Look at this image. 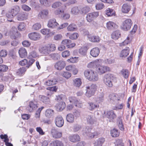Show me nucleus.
<instances>
[{
    "label": "nucleus",
    "instance_id": "f257e3e1",
    "mask_svg": "<svg viewBox=\"0 0 146 146\" xmlns=\"http://www.w3.org/2000/svg\"><path fill=\"white\" fill-rule=\"evenodd\" d=\"M56 48L55 45L51 44L40 47L39 49V51L41 54L46 56L49 54L51 52L54 51Z\"/></svg>",
    "mask_w": 146,
    "mask_h": 146
},
{
    "label": "nucleus",
    "instance_id": "f03ea898",
    "mask_svg": "<svg viewBox=\"0 0 146 146\" xmlns=\"http://www.w3.org/2000/svg\"><path fill=\"white\" fill-rule=\"evenodd\" d=\"M85 76L89 80L92 82L97 81L99 79L98 74L96 72L91 70H86L84 72Z\"/></svg>",
    "mask_w": 146,
    "mask_h": 146
},
{
    "label": "nucleus",
    "instance_id": "7ed1b4c3",
    "mask_svg": "<svg viewBox=\"0 0 146 146\" xmlns=\"http://www.w3.org/2000/svg\"><path fill=\"white\" fill-rule=\"evenodd\" d=\"M86 88L87 90L86 95L88 97H90L95 94L97 90V86L96 84H92L90 86L86 87Z\"/></svg>",
    "mask_w": 146,
    "mask_h": 146
},
{
    "label": "nucleus",
    "instance_id": "20e7f679",
    "mask_svg": "<svg viewBox=\"0 0 146 146\" xmlns=\"http://www.w3.org/2000/svg\"><path fill=\"white\" fill-rule=\"evenodd\" d=\"M113 77L108 74L104 75L103 78V81L104 84L108 87L111 88L113 87L112 81Z\"/></svg>",
    "mask_w": 146,
    "mask_h": 146
},
{
    "label": "nucleus",
    "instance_id": "39448f33",
    "mask_svg": "<svg viewBox=\"0 0 146 146\" xmlns=\"http://www.w3.org/2000/svg\"><path fill=\"white\" fill-rule=\"evenodd\" d=\"M91 130L92 129L89 127L84 128L83 129L84 135H86L87 136L91 138H93L97 137L99 135L98 133L97 132H94V133L91 132Z\"/></svg>",
    "mask_w": 146,
    "mask_h": 146
},
{
    "label": "nucleus",
    "instance_id": "423d86ee",
    "mask_svg": "<svg viewBox=\"0 0 146 146\" xmlns=\"http://www.w3.org/2000/svg\"><path fill=\"white\" fill-rule=\"evenodd\" d=\"M96 70L99 74L102 75L107 72L110 71V68L107 66L100 65L99 64L97 67Z\"/></svg>",
    "mask_w": 146,
    "mask_h": 146
},
{
    "label": "nucleus",
    "instance_id": "0eeeda50",
    "mask_svg": "<svg viewBox=\"0 0 146 146\" xmlns=\"http://www.w3.org/2000/svg\"><path fill=\"white\" fill-rule=\"evenodd\" d=\"M132 22L129 19L125 20L123 23L121 29L125 31L129 30L132 25Z\"/></svg>",
    "mask_w": 146,
    "mask_h": 146
},
{
    "label": "nucleus",
    "instance_id": "6e6552de",
    "mask_svg": "<svg viewBox=\"0 0 146 146\" xmlns=\"http://www.w3.org/2000/svg\"><path fill=\"white\" fill-rule=\"evenodd\" d=\"M9 35L12 38L15 39L21 36V34L18 31L15 27H13L11 28L10 31Z\"/></svg>",
    "mask_w": 146,
    "mask_h": 146
},
{
    "label": "nucleus",
    "instance_id": "1a4fd4ad",
    "mask_svg": "<svg viewBox=\"0 0 146 146\" xmlns=\"http://www.w3.org/2000/svg\"><path fill=\"white\" fill-rule=\"evenodd\" d=\"M99 15L98 11L94 12L88 14L86 16V18L87 21L91 22L95 19L97 18Z\"/></svg>",
    "mask_w": 146,
    "mask_h": 146
},
{
    "label": "nucleus",
    "instance_id": "9d476101",
    "mask_svg": "<svg viewBox=\"0 0 146 146\" xmlns=\"http://www.w3.org/2000/svg\"><path fill=\"white\" fill-rule=\"evenodd\" d=\"M105 113V116L109 119L110 122L113 121V120L117 117L113 111L112 110L107 111L106 113Z\"/></svg>",
    "mask_w": 146,
    "mask_h": 146
},
{
    "label": "nucleus",
    "instance_id": "9b49d317",
    "mask_svg": "<svg viewBox=\"0 0 146 146\" xmlns=\"http://www.w3.org/2000/svg\"><path fill=\"white\" fill-rule=\"evenodd\" d=\"M66 66V63L64 61L60 60L56 62L54 65L55 69L58 70H61L63 69Z\"/></svg>",
    "mask_w": 146,
    "mask_h": 146
},
{
    "label": "nucleus",
    "instance_id": "f8f14e48",
    "mask_svg": "<svg viewBox=\"0 0 146 146\" xmlns=\"http://www.w3.org/2000/svg\"><path fill=\"white\" fill-rule=\"evenodd\" d=\"M55 123L56 126L58 127H61L64 124V120L61 116H58L55 118Z\"/></svg>",
    "mask_w": 146,
    "mask_h": 146
},
{
    "label": "nucleus",
    "instance_id": "ddd939ff",
    "mask_svg": "<svg viewBox=\"0 0 146 146\" xmlns=\"http://www.w3.org/2000/svg\"><path fill=\"white\" fill-rule=\"evenodd\" d=\"M28 36L31 39L34 40H39L40 37L39 33L36 32H33L29 34Z\"/></svg>",
    "mask_w": 146,
    "mask_h": 146
},
{
    "label": "nucleus",
    "instance_id": "4468645a",
    "mask_svg": "<svg viewBox=\"0 0 146 146\" xmlns=\"http://www.w3.org/2000/svg\"><path fill=\"white\" fill-rule=\"evenodd\" d=\"M70 141L73 143H76L80 141V136L77 134H74L70 135L68 138Z\"/></svg>",
    "mask_w": 146,
    "mask_h": 146
},
{
    "label": "nucleus",
    "instance_id": "2eb2a0df",
    "mask_svg": "<svg viewBox=\"0 0 146 146\" xmlns=\"http://www.w3.org/2000/svg\"><path fill=\"white\" fill-rule=\"evenodd\" d=\"M38 107L36 103L35 102L31 101L28 106L27 108V110L29 112L33 111L34 109Z\"/></svg>",
    "mask_w": 146,
    "mask_h": 146
},
{
    "label": "nucleus",
    "instance_id": "dca6fc26",
    "mask_svg": "<svg viewBox=\"0 0 146 146\" xmlns=\"http://www.w3.org/2000/svg\"><path fill=\"white\" fill-rule=\"evenodd\" d=\"M105 141L104 137L99 138L98 139L93 141V144L94 146H102Z\"/></svg>",
    "mask_w": 146,
    "mask_h": 146
},
{
    "label": "nucleus",
    "instance_id": "f3484780",
    "mask_svg": "<svg viewBox=\"0 0 146 146\" xmlns=\"http://www.w3.org/2000/svg\"><path fill=\"white\" fill-rule=\"evenodd\" d=\"M131 7L130 5L127 3H124L122 6L121 11L123 13H127L131 10Z\"/></svg>",
    "mask_w": 146,
    "mask_h": 146
},
{
    "label": "nucleus",
    "instance_id": "a211bd4d",
    "mask_svg": "<svg viewBox=\"0 0 146 146\" xmlns=\"http://www.w3.org/2000/svg\"><path fill=\"white\" fill-rule=\"evenodd\" d=\"M130 49L129 47H126L125 48L123 49L121 51L119 56L122 58H125L129 55Z\"/></svg>",
    "mask_w": 146,
    "mask_h": 146
},
{
    "label": "nucleus",
    "instance_id": "6ab92c4d",
    "mask_svg": "<svg viewBox=\"0 0 146 146\" xmlns=\"http://www.w3.org/2000/svg\"><path fill=\"white\" fill-rule=\"evenodd\" d=\"M58 25V24L56 22V20L54 19H50L48 22V26L49 28H54Z\"/></svg>",
    "mask_w": 146,
    "mask_h": 146
},
{
    "label": "nucleus",
    "instance_id": "aec40b11",
    "mask_svg": "<svg viewBox=\"0 0 146 146\" xmlns=\"http://www.w3.org/2000/svg\"><path fill=\"white\" fill-rule=\"evenodd\" d=\"M100 53V50L98 47H95L93 48L90 51V55L93 57H97Z\"/></svg>",
    "mask_w": 146,
    "mask_h": 146
},
{
    "label": "nucleus",
    "instance_id": "412c9836",
    "mask_svg": "<svg viewBox=\"0 0 146 146\" xmlns=\"http://www.w3.org/2000/svg\"><path fill=\"white\" fill-rule=\"evenodd\" d=\"M65 106V103L63 102H61L56 104L55 107L57 111H61L64 108Z\"/></svg>",
    "mask_w": 146,
    "mask_h": 146
},
{
    "label": "nucleus",
    "instance_id": "4be33fe9",
    "mask_svg": "<svg viewBox=\"0 0 146 146\" xmlns=\"http://www.w3.org/2000/svg\"><path fill=\"white\" fill-rule=\"evenodd\" d=\"M18 53L20 57L22 58L26 57L27 55V51L25 48H20L19 50Z\"/></svg>",
    "mask_w": 146,
    "mask_h": 146
},
{
    "label": "nucleus",
    "instance_id": "5701e85b",
    "mask_svg": "<svg viewBox=\"0 0 146 146\" xmlns=\"http://www.w3.org/2000/svg\"><path fill=\"white\" fill-rule=\"evenodd\" d=\"M48 14V11L46 9H44L39 13L38 17L42 19H44L47 16Z\"/></svg>",
    "mask_w": 146,
    "mask_h": 146
},
{
    "label": "nucleus",
    "instance_id": "b1692460",
    "mask_svg": "<svg viewBox=\"0 0 146 146\" xmlns=\"http://www.w3.org/2000/svg\"><path fill=\"white\" fill-rule=\"evenodd\" d=\"M106 27L108 29L112 30L115 29H117L118 26L114 23L109 21L106 23Z\"/></svg>",
    "mask_w": 146,
    "mask_h": 146
},
{
    "label": "nucleus",
    "instance_id": "393cba45",
    "mask_svg": "<svg viewBox=\"0 0 146 146\" xmlns=\"http://www.w3.org/2000/svg\"><path fill=\"white\" fill-rule=\"evenodd\" d=\"M39 98L40 101L46 104H49L50 103L49 98L43 95H40Z\"/></svg>",
    "mask_w": 146,
    "mask_h": 146
},
{
    "label": "nucleus",
    "instance_id": "a878e982",
    "mask_svg": "<svg viewBox=\"0 0 146 146\" xmlns=\"http://www.w3.org/2000/svg\"><path fill=\"white\" fill-rule=\"evenodd\" d=\"M90 10V7L88 6L81 7L80 8V13L81 14H85Z\"/></svg>",
    "mask_w": 146,
    "mask_h": 146
},
{
    "label": "nucleus",
    "instance_id": "bb28decb",
    "mask_svg": "<svg viewBox=\"0 0 146 146\" xmlns=\"http://www.w3.org/2000/svg\"><path fill=\"white\" fill-rule=\"evenodd\" d=\"M20 10L19 7L18 5H15L9 11L15 16L18 13Z\"/></svg>",
    "mask_w": 146,
    "mask_h": 146
},
{
    "label": "nucleus",
    "instance_id": "cd10ccee",
    "mask_svg": "<svg viewBox=\"0 0 146 146\" xmlns=\"http://www.w3.org/2000/svg\"><path fill=\"white\" fill-rule=\"evenodd\" d=\"M57 82L56 79H52L47 80L45 82L44 85L47 86H52L55 84Z\"/></svg>",
    "mask_w": 146,
    "mask_h": 146
},
{
    "label": "nucleus",
    "instance_id": "c85d7f7f",
    "mask_svg": "<svg viewBox=\"0 0 146 146\" xmlns=\"http://www.w3.org/2000/svg\"><path fill=\"white\" fill-rule=\"evenodd\" d=\"M27 14L26 13L23 12L18 15L17 19L19 21H23L27 19Z\"/></svg>",
    "mask_w": 146,
    "mask_h": 146
},
{
    "label": "nucleus",
    "instance_id": "c756f323",
    "mask_svg": "<svg viewBox=\"0 0 146 146\" xmlns=\"http://www.w3.org/2000/svg\"><path fill=\"white\" fill-rule=\"evenodd\" d=\"M89 105L88 108L90 110H93L99 107V105L93 102H89L88 103Z\"/></svg>",
    "mask_w": 146,
    "mask_h": 146
},
{
    "label": "nucleus",
    "instance_id": "7c9ffc66",
    "mask_svg": "<svg viewBox=\"0 0 146 146\" xmlns=\"http://www.w3.org/2000/svg\"><path fill=\"white\" fill-rule=\"evenodd\" d=\"M111 135L113 137H117L119 135V131L116 129L113 128L110 131Z\"/></svg>",
    "mask_w": 146,
    "mask_h": 146
},
{
    "label": "nucleus",
    "instance_id": "2f4dec72",
    "mask_svg": "<svg viewBox=\"0 0 146 146\" xmlns=\"http://www.w3.org/2000/svg\"><path fill=\"white\" fill-rule=\"evenodd\" d=\"M78 29L76 25L74 23L70 24L67 27V30L69 31H76Z\"/></svg>",
    "mask_w": 146,
    "mask_h": 146
},
{
    "label": "nucleus",
    "instance_id": "473e14b6",
    "mask_svg": "<svg viewBox=\"0 0 146 146\" xmlns=\"http://www.w3.org/2000/svg\"><path fill=\"white\" fill-rule=\"evenodd\" d=\"M99 62L98 61H95L91 62L89 63L88 66L89 68H96L98 65H99Z\"/></svg>",
    "mask_w": 146,
    "mask_h": 146
},
{
    "label": "nucleus",
    "instance_id": "72a5a7b5",
    "mask_svg": "<svg viewBox=\"0 0 146 146\" xmlns=\"http://www.w3.org/2000/svg\"><path fill=\"white\" fill-rule=\"evenodd\" d=\"M26 70L27 69L25 67L21 68L18 69L16 72V74L19 76H22L25 74Z\"/></svg>",
    "mask_w": 146,
    "mask_h": 146
},
{
    "label": "nucleus",
    "instance_id": "f704fd0d",
    "mask_svg": "<svg viewBox=\"0 0 146 146\" xmlns=\"http://www.w3.org/2000/svg\"><path fill=\"white\" fill-rule=\"evenodd\" d=\"M106 14L108 17L115 16V12L113 9L108 8L106 11Z\"/></svg>",
    "mask_w": 146,
    "mask_h": 146
},
{
    "label": "nucleus",
    "instance_id": "c9c22d12",
    "mask_svg": "<svg viewBox=\"0 0 146 146\" xmlns=\"http://www.w3.org/2000/svg\"><path fill=\"white\" fill-rule=\"evenodd\" d=\"M87 50V49L86 47H82L79 49L78 52L81 55L84 56L86 55Z\"/></svg>",
    "mask_w": 146,
    "mask_h": 146
},
{
    "label": "nucleus",
    "instance_id": "e433bc0d",
    "mask_svg": "<svg viewBox=\"0 0 146 146\" xmlns=\"http://www.w3.org/2000/svg\"><path fill=\"white\" fill-rule=\"evenodd\" d=\"M89 40L93 42H99L100 40V38L98 36H92L89 37Z\"/></svg>",
    "mask_w": 146,
    "mask_h": 146
},
{
    "label": "nucleus",
    "instance_id": "4c0bfd02",
    "mask_svg": "<svg viewBox=\"0 0 146 146\" xmlns=\"http://www.w3.org/2000/svg\"><path fill=\"white\" fill-rule=\"evenodd\" d=\"M64 144L62 142L58 140H55L52 142L50 146H63Z\"/></svg>",
    "mask_w": 146,
    "mask_h": 146
},
{
    "label": "nucleus",
    "instance_id": "58836bf2",
    "mask_svg": "<svg viewBox=\"0 0 146 146\" xmlns=\"http://www.w3.org/2000/svg\"><path fill=\"white\" fill-rule=\"evenodd\" d=\"M66 119L68 122L72 123L74 122V117L73 114L69 113L66 116Z\"/></svg>",
    "mask_w": 146,
    "mask_h": 146
},
{
    "label": "nucleus",
    "instance_id": "ea45409f",
    "mask_svg": "<svg viewBox=\"0 0 146 146\" xmlns=\"http://www.w3.org/2000/svg\"><path fill=\"white\" fill-rule=\"evenodd\" d=\"M117 97L114 94H110L108 98V100L111 103H113L117 100Z\"/></svg>",
    "mask_w": 146,
    "mask_h": 146
},
{
    "label": "nucleus",
    "instance_id": "a19ab883",
    "mask_svg": "<svg viewBox=\"0 0 146 146\" xmlns=\"http://www.w3.org/2000/svg\"><path fill=\"white\" fill-rule=\"evenodd\" d=\"M74 85L77 87H79L82 84V80L80 78H76L73 80Z\"/></svg>",
    "mask_w": 146,
    "mask_h": 146
},
{
    "label": "nucleus",
    "instance_id": "79ce46f5",
    "mask_svg": "<svg viewBox=\"0 0 146 146\" xmlns=\"http://www.w3.org/2000/svg\"><path fill=\"white\" fill-rule=\"evenodd\" d=\"M54 112L53 110L51 109H48L46 110L45 115L46 117L50 118L53 115Z\"/></svg>",
    "mask_w": 146,
    "mask_h": 146
},
{
    "label": "nucleus",
    "instance_id": "37998d69",
    "mask_svg": "<svg viewBox=\"0 0 146 146\" xmlns=\"http://www.w3.org/2000/svg\"><path fill=\"white\" fill-rule=\"evenodd\" d=\"M120 33L118 31L114 32L111 34V38L115 40L118 39L120 36Z\"/></svg>",
    "mask_w": 146,
    "mask_h": 146
},
{
    "label": "nucleus",
    "instance_id": "c03bdc74",
    "mask_svg": "<svg viewBox=\"0 0 146 146\" xmlns=\"http://www.w3.org/2000/svg\"><path fill=\"white\" fill-rule=\"evenodd\" d=\"M104 94L103 93H100L98 95L96 98V101L99 103L103 102L104 100Z\"/></svg>",
    "mask_w": 146,
    "mask_h": 146
},
{
    "label": "nucleus",
    "instance_id": "a18cd8bd",
    "mask_svg": "<svg viewBox=\"0 0 146 146\" xmlns=\"http://www.w3.org/2000/svg\"><path fill=\"white\" fill-rule=\"evenodd\" d=\"M130 36L128 35L126 39L124 41L119 43V45L120 46H125L130 42L131 40L130 39Z\"/></svg>",
    "mask_w": 146,
    "mask_h": 146
},
{
    "label": "nucleus",
    "instance_id": "49530a36",
    "mask_svg": "<svg viewBox=\"0 0 146 146\" xmlns=\"http://www.w3.org/2000/svg\"><path fill=\"white\" fill-rule=\"evenodd\" d=\"M71 12L72 14L77 15L78 13H80V11L77 7L75 6L72 7Z\"/></svg>",
    "mask_w": 146,
    "mask_h": 146
},
{
    "label": "nucleus",
    "instance_id": "de8ad7c7",
    "mask_svg": "<svg viewBox=\"0 0 146 146\" xmlns=\"http://www.w3.org/2000/svg\"><path fill=\"white\" fill-rule=\"evenodd\" d=\"M73 115L76 118L79 117L81 115V111L79 109H75L73 112Z\"/></svg>",
    "mask_w": 146,
    "mask_h": 146
},
{
    "label": "nucleus",
    "instance_id": "09e8293b",
    "mask_svg": "<svg viewBox=\"0 0 146 146\" xmlns=\"http://www.w3.org/2000/svg\"><path fill=\"white\" fill-rule=\"evenodd\" d=\"M121 73L124 78L127 79L129 76V71L127 69H122L121 71Z\"/></svg>",
    "mask_w": 146,
    "mask_h": 146
},
{
    "label": "nucleus",
    "instance_id": "8fccbe9b",
    "mask_svg": "<svg viewBox=\"0 0 146 146\" xmlns=\"http://www.w3.org/2000/svg\"><path fill=\"white\" fill-rule=\"evenodd\" d=\"M6 17H7V20L9 22H11L13 21L12 19L15 16L10 11L6 15Z\"/></svg>",
    "mask_w": 146,
    "mask_h": 146
},
{
    "label": "nucleus",
    "instance_id": "3c124183",
    "mask_svg": "<svg viewBox=\"0 0 146 146\" xmlns=\"http://www.w3.org/2000/svg\"><path fill=\"white\" fill-rule=\"evenodd\" d=\"M61 74L62 76L67 79L70 78L71 76V73L67 71L63 72Z\"/></svg>",
    "mask_w": 146,
    "mask_h": 146
},
{
    "label": "nucleus",
    "instance_id": "603ef678",
    "mask_svg": "<svg viewBox=\"0 0 146 146\" xmlns=\"http://www.w3.org/2000/svg\"><path fill=\"white\" fill-rule=\"evenodd\" d=\"M104 62L106 64H111L114 63L115 60L114 59L108 58L105 59Z\"/></svg>",
    "mask_w": 146,
    "mask_h": 146
},
{
    "label": "nucleus",
    "instance_id": "864d4df0",
    "mask_svg": "<svg viewBox=\"0 0 146 146\" xmlns=\"http://www.w3.org/2000/svg\"><path fill=\"white\" fill-rule=\"evenodd\" d=\"M86 120L88 123L92 124L94 123V120L92 116L91 115H88L86 117Z\"/></svg>",
    "mask_w": 146,
    "mask_h": 146
},
{
    "label": "nucleus",
    "instance_id": "5fc2aeb1",
    "mask_svg": "<svg viewBox=\"0 0 146 146\" xmlns=\"http://www.w3.org/2000/svg\"><path fill=\"white\" fill-rule=\"evenodd\" d=\"M49 56L54 60H57L60 58L59 55L57 53L51 54H50Z\"/></svg>",
    "mask_w": 146,
    "mask_h": 146
},
{
    "label": "nucleus",
    "instance_id": "6e6d98bb",
    "mask_svg": "<svg viewBox=\"0 0 146 146\" xmlns=\"http://www.w3.org/2000/svg\"><path fill=\"white\" fill-rule=\"evenodd\" d=\"M8 69L7 66L4 64L0 65V72H5Z\"/></svg>",
    "mask_w": 146,
    "mask_h": 146
},
{
    "label": "nucleus",
    "instance_id": "4d7b16f0",
    "mask_svg": "<svg viewBox=\"0 0 146 146\" xmlns=\"http://www.w3.org/2000/svg\"><path fill=\"white\" fill-rule=\"evenodd\" d=\"M115 146H124V145L122 140L118 139L116 141Z\"/></svg>",
    "mask_w": 146,
    "mask_h": 146
},
{
    "label": "nucleus",
    "instance_id": "13d9d810",
    "mask_svg": "<svg viewBox=\"0 0 146 146\" xmlns=\"http://www.w3.org/2000/svg\"><path fill=\"white\" fill-rule=\"evenodd\" d=\"M7 54V52L5 50H2L0 51V56L1 57H5Z\"/></svg>",
    "mask_w": 146,
    "mask_h": 146
},
{
    "label": "nucleus",
    "instance_id": "bf43d9fd",
    "mask_svg": "<svg viewBox=\"0 0 146 146\" xmlns=\"http://www.w3.org/2000/svg\"><path fill=\"white\" fill-rule=\"evenodd\" d=\"M104 7V4L102 3H98L96 5V9L100 10L102 9Z\"/></svg>",
    "mask_w": 146,
    "mask_h": 146
},
{
    "label": "nucleus",
    "instance_id": "052dcab7",
    "mask_svg": "<svg viewBox=\"0 0 146 146\" xmlns=\"http://www.w3.org/2000/svg\"><path fill=\"white\" fill-rule=\"evenodd\" d=\"M25 24L23 23H21L19 24L18 27V29L19 30L23 31L25 29Z\"/></svg>",
    "mask_w": 146,
    "mask_h": 146
},
{
    "label": "nucleus",
    "instance_id": "680f3d73",
    "mask_svg": "<svg viewBox=\"0 0 146 146\" xmlns=\"http://www.w3.org/2000/svg\"><path fill=\"white\" fill-rule=\"evenodd\" d=\"M44 108V107L42 106L40 108H38L35 114V117L36 118H38L39 117L40 112Z\"/></svg>",
    "mask_w": 146,
    "mask_h": 146
},
{
    "label": "nucleus",
    "instance_id": "e2e57ef3",
    "mask_svg": "<svg viewBox=\"0 0 146 146\" xmlns=\"http://www.w3.org/2000/svg\"><path fill=\"white\" fill-rule=\"evenodd\" d=\"M69 100L70 103L74 104L78 99L75 97L70 96L69 98Z\"/></svg>",
    "mask_w": 146,
    "mask_h": 146
},
{
    "label": "nucleus",
    "instance_id": "0e129e2a",
    "mask_svg": "<svg viewBox=\"0 0 146 146\" xmlns=\"http://www.w3.org/2000/svg\"><path fill=\"white\" fill-rule=\"evenodd\" d=\"M70 55V52L68 50H65L63 51L62 54V56L63 58H66Z\"/></svg>",
    "mask_w": 146,
    "mask_h": 146
},
{
    "label": "nucleus",
    "instance_id": "69168bd1",
    "mask_svg": "<svg viewBox=\"0 0 146 146\" xmlns=\"http://www.w3.org/2000/svg\"><path fill=\"white\" fill-rule=\"evenodd\" d=\"M70 42V40L68 39H65L63 40L62 42L61 43L62 45L66 46L67 47Z\"/></svg>",
    "mask_w": 146,
    "mask_h": 146
},
{
    "label": "nucleus",
    "instance_id": "338daca9",
    "mask_svg": "<svg viewBox=\"0 0 146 146\" xmlns=\"http://www.w3.org/2000/svg\"><path fill=\"white\" fill-rule=\"evenodd\" d=\"M41 27V25L39 23H36L33 26V29L35 30L40 29Z\"/></svg>",
    "mask_w": 146,
    "mask_h": 146
},
{
    "label": "nucleus",
    "instance_id": "774afa93",
    "mask_svg": "<svg viewBox=\"0 0 146 146\" xmlns=\"http://www.w3.org/2000/svg\"><path fill=\"white\" fill-rule=\"evenodd\" d=\"M75 106L78 108H82L83 107V105L80 100H78L77 102L74 104Z\"/></svg>",
    "mask_w": 146,
    "mask_h": 146
}]
</instances>
